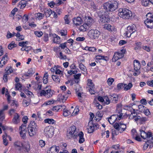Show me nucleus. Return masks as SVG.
<instances>
[{
    "label": "nucleus",
    "instance_id": "1",
    "mask_svg": "<svg viewBox=\"0 0 153 153\" xmlns=\"http://www.w3.org/2000/svg\"><path fill=\"white\" fill-rule=\"evenodd\" d=\"M118 2L116 1H109L105 3L103 5V9L106 11L101 10L100 11L99 16L100 21L102 23H105L109 21L110 19L108 16L109 11H113L118 8Z\"/></svg>",
    "mask_w": 153,
    "mask_h": 153
},
{
    "label": "nucleus",
    "instance_id": "2",
    "mask_svg": "<svg viewBox=\"0 0 153 153\" xmlns=\"http://www.w3.org/2000/svg\"><path fill=\"white\" fill-rule=\"evenodd\" d=\"M118 15L124 19H129L132 16L131 11L126 8H120L119 10Z\"/></svg>",
    "mask_w": 153,
    "mask_h": 153
},
{
    "label": "nucleus",
    "instance_id": "3",
    "mask_svg": "<svg viewBox=\"0 0 153 153\" xmlns=\"http://www.w3.org/2000/svg\"><path fill=\"white\" fill-rule=\"evenodd\" d=\"M126 52V48H123L120 51L115 52L112 58V62H115L119 59L123 58Z\"/></svg>",
    "mask_w": 153,
    "mask_h": 153
},
{
    "label": "nucleus",
    "instance_id": "4",
    "mask_svg": "<svg viewBox=\"0 0 153 153\" xmlns=\"http://www.w3.org/2000/svg\"><path fill=\"white\" fill-rule=\"evenodd\" d=\"M77 132L76 131V128L75 126H71L67 134V136L70 139L73 137L75 138H76L77 135Z\"/></svg>",
    "mask_w": 153,
    "mask_h": 153
},
{
    "label": "nucleus",
    "instance_id": "5",
    "mask_svg": "<svg viewBox=\"0 0 153 153\" xmlns=\"http://www.w3.org/2000/svg\"><path fill=\"white\" fill-rule=\"evenodd\" d=\"M141 136L144 139H147L148 142H153V135L151 133L148 132L147 133H146L143 130H140Z\"/></svg>",
    "mask_w": 153,
    "mask_h": 153
},
{
    "label": "nucleus",
    "instance_id": "6",
    "mask_svg": "<svg viewBox=\"0 0 153 153\" xmlns=\"http://www.w3.org/2000/svg\"><path fill=\"white\" fill-rule=\"evenodd\" d=\"M136 26L134 25L129 26L127 27V31L124 33V36L129 37L132 36L136 31Z\"/></svg>",
    "mask_w": 153,
    "mask_h": 153
},
{
    "label": "nucleus",
    "instance_id": "7",
    "mask_svg": "<svg viewBox=\"0 0 153 153\" xmlns=\"http://www.w3.org/2000/svg\"><path fill=\"white\" fill-rule=\"evenodd\" d=\"M100 35V32L97 30L91 29L88 32V35L91 39H97Z\"/></svg>",
    "mask_w": 153,
    "mask_h": 153
},
{
    "label": "nucleus",
    "instance_id": "8",
    "mask_svg": "<svg viewBox=\"0 0 153 153\" xmlns=\"http://www.w3.org/2000/svg\"><path fill=\"white\" fill-rule=\"evenodd\" d=\"M114 128L117 131H119L120 133H122L124 131L126 128V126L124 124L120 123H116L114 125Z\"/></svg>",
    "mask_w": 153,
    "mask_h": 153
},
{
    "label": "nucleus",
    "instance_id": "9",
    "mask_svg": "<svg viewBox=\"0 0 153 153\" xmlns=\"http://www.w3.org/2000/svg\"><path fill=\"white\" fill-rule=\"evenodd\" d=\"M53 128L51 126H48L44 130V133L47 137H50L53 134Z\"/></svg>",
    "mask_w": 153,
    "mask_h": 153
},
{
    "label": "nucleus",
    "instance_id": "10",
    "mask_svg": "<svg viewBox=\"0 0 153 153\" xmlns=\"http://www.w3.org/2000/svg\"><path fill=\"white\" fill-rule=\"evenodd\" d=\"M87 85L88 87L86 88L91 94H94L95 92L94 85L91 79H88Z\"/></svg>",
    "mask_w": 153,
    "mask_h": 153
},
{
    "label": "nucleus",
    "instance_id": "11",
    "mask_svg": "<svg viewBox=\"0 0 153 153\" xmlns=\"http://www.w3.org/2000/svg\"><path fill=\"white\" fill-rule=\"evenodd\" d=\"M26 125H22L19 128V130H21L20 132V134L23 139H25L26 137V133L27 131L26 130Z\"/></svg>",
    "mask_w": 153,
    "mask_h": 153
},
{
    "label": "nucleus",
    "instance_id": "12",
    "mask_svg": "<svg viewBox=\"0 0 153 153\" xmlns=\"http://www.w3.org/2000/svg\"><path fill=\"white\" fill-rule=\"evenodd\" d=\"M88 132L91 133H92L94 131V128L93 126V123L92 120H90L88 123V126L87 127Z\"/></svg>",
    "mask_w": 153,
    "mask_h": 153
},
{
    "label": "nucleus",
    "instance_id": "13",
    "mask_svg": "<svg viewBox=\"0 0 153 153\" xmlns=\"http://www.w3.org/2000/svg\"><path fill=\"white\" fill-rule=\"evenodd\" d=\"M73 21L74 24L76 26L80 25L83 22L82 19L79 17L74 18L73 19Z\"/></svg>",
    "mask_w": 153,
    "mask_h": 153
},
{
    "label": "nucleus",
    "instance_id": "14",
    "mask_svg": "<svg viewBox=\"0 0 153 153\" xmlns=\"http://www.w3.org/2000/svg\"><path fill=\"white\" fill-rule=\"evenodd\" d=\"M31 0H22L20 1L18 7H19L20 9H22L24 8L27 4L28 1H29Z\"/></svg>",
    "mask_w": 153,
    "mask_h": 153
},
{
    "label": "nucleus",
    "instance_id": "15",
    "mask_svg": "<svg viewBox=\"0 0 153 153\" xmlns=\"http://www.w3.org/2000/svg\"><path fill=\"white\" fill-rule=\"evenodd\" d=\"M127 109H129L131 111V114L129 115V119L130 120H132L133 119H134V117H135V115H133V114H135L136 113L135 112V109L131 107L127 106Z\"/></svg>",
    "mask_w": 153,
    "mask_h": 153
},
{
    "label": "nucleus",
    "instance_id": "16",
    "mask_svg": "<svg viewBox=\"0 0 153 153\" xmlns=\"http://www.w3.org/2000/svg\"><path fill=\"white\" fill-rule=\"evenodd\" d=\"M38 128H28V133L30 137H32L34 135L36 132L38 131Z\"/></svg>",
    "mask_w": 153,
    "mask_h": 153
},
{
    "label": "nucleus",
    "instance_id": "17",
    "mask_svg": "<svg viewBox=\"0 0 153 153\" xmlns=\"http://www.w3.org/2000/svg\"><path fill=\"white\" fill-rule=\"evenodd\" d=\"M103 28L108 31H112L116 30V28L114 26H111L109 24H105L104 25Z\"/></svg>",
    "mask_w": 153,
    "mask_h": 153
},
{
    "label": "nucleus",
    "instance_id": "18",
    "mask_svg": "<svg viewBox=\"0 0 153 153\" xmlns=\"http://www.w3.org/2000/svg\"><path fill=\"white\" fill-rule=\"evenodd\" d=\"M144 23L147 28H152L153 27V20H146Z\"/></svg>",
    "mask_w": 153,
    "mask_h": 153
},
{
    "label": "nucleus",
    "instance_id": "19",
    "mask_svg": "<svg viewBox=\"0 0 153 153\" xmlns=\"http://www.w3.org/2000/svg\"><path fill=\"white\" fill-rule=\"evenodd\" d=\"M59 147L56 146H53L50 150L48 151L47 153H58Z\"/></svg>",
    "mask_w": 153,
    "mask_h": 153
},
{
    "label": "nucleus",
    "instance_id": "20",
    "mask_svg": "<svg viewBox=\"0 0 153 153\" xmlns=\"http://www.w3.org/2000/svg\"><path fill=\"white\" fill-rule=\"evenodd\" d=\"M134 70L137 71L139 70L140 68V64L139 61L135 60L134 61Z\"/></svg>",
    "mask_w": 153,
    "mask_h": 153
},
{
    "label": "nucleus",
    "instance_id": "21",
    "mask_svg": "<svg viewBox=\"0 0 153 153\" xmlns=\"http://www.w3.org/2000/svg\"><path fill=\"white\" fill-rule=\"evenodd\" d=\"M123 115V114L121 113L118 116V115H112L111 117H110L108 118V121L110 123V124H111L114 123V120L115 119L114 118V117H117L118 116L119 117H120L121 118L122 116Z\"/></svg>",
    "mask_w": 153,
    "mask_h": 153
},
{
    "label": "nucleus",
    "instance_id": "22",
    "mask_svg": "<svg viewBox=\"0 0 153 153\" xmlns=\"http://www.w3.org/2000/svg\"><path fill=\"white\" fill-rule=\"evenodd\" d=\"M19 117V115L18 114L16 113L12 120L13 123L15 124H17L20 121Z\"/></svg>",
    "mask_w": 153,
    "mask_h": 153
},
{
    "label": "nucleus",
    "instance_id": "23",
    "mask_svg": "<svg viewBox=\"0 0 153 153\" xmlns=\"http://www.w3.org/2000/svg\"><path fill=\"white\" fill-rule=\"evenodd\" d=\"M77 134L76 137L78 136L79 137V143H82L85 141V139L83 137L84 134L83 133L82 131H81L79 133H77Z\"/></svg>",
    "mask_w": 153,
    "mask_h": 153
},
{
    "label": "nucleus",
    "instance_id": "24",
    "mask_svg": "<svg viewBox=\"0 0 153 153\" xmlns=\"http://www.w3.org/2000/svg\"><path fill=\"white\" fill-rule=\"evenodd\" d=\"M94 22V21L91 18L89 17L87 19V22L85 23L89 27L92 28V24Z\"/></svg>",
    "mask_w": 153,
    "mask_h": 153
},
{
    "label": "nucleus",
    "instance_id": "25",
    "mask_svg": "<svg viewBox=\"0 0 153 153\" xmlns=\"http://www.w3.org/2000/svg\"><path fill=\"white\" fill-rule=\"evenodd\" d=\"M30 144L28 143L25 142L22 143V148L23 149H25L24 151L25 152H28L30 150Z\"/></svg>",
    "mask_w": 153,
    "mask_h": 153
},
{
    "label": "nucleus",
    "instance_id": "26",
    "mask_svg": "<svg viewBox=\"0 0 153 153\" xmlns=\"http://www.w3.org/2000/svg\"><path fill=\"white\" fill-rule=\"evenodd\" d=\"M109 97L111 100H113V102L115 103H116L117 102L118 100V96L116 94H113L111 95H110L109 96Z\"/></svg>",
    "mask_w": 153,
    "mask_h": 153
},
{
    "label": "nucleus",
    "instance_id": "27",
    "mask_svg": "<svg viewBox=\"0 0 153 153\" xmlns=\"http://www.w3.org/2000/svg\"><path fill=\"white\" fill-rule=\"evenodd\" d=\"M68 97V96H67L66 95H65L64 94H59L58 95V99L57 100L59 101H62L64 100L65 101L66 100Z\"/></svg>",
    "mask_w": 153,
    "mask_h": 153
},
{
    "label": "nucleus",
    "instance_id": "28",
    "mask_svg": "<svg viewBox=\"0 0 153 153\" xmlns=\"http://www.w3.org/2000/svg\"><path fill=\"white\" fill-rule=\"evenodd\" d=\"M89 27L85 23L84 24L82 25L79 28V30L81 31H85L89 29Z\"/></svg>",
    "mask_w": 153,
    "mask_h": 153
},
{
    "label": "nucleus",
    "instance_id": "29",
    "mask_svg": "<svg viewBox=\"0 0 153 153\" xmlns=\"http://www.w3.org/2000/svg\"><path fill=\"white\" fill-rule=\"evenodd\" d=\"M60 75H52V77L53 80L56 83H59L60 81V78L61 77Z\"/></svg>",
    "mask_w": 153,
    "mask_h": 153
},
{
    "label": "nucleus",
    "instance_id": "30",
    "mask_svg": "<svg viewBox=\"0 0 153 153\" xmlns=\"http://www.w3.org/2000/svg\"><path fill=\"white\" fill-rule=\"evenodd\" d=\"M14 145L16 148H19V150L20 151L22 146V143L19 141H16L14 143Z\"/></svg>",
    "mask_w": 153,
    "mask_h": 153
},
{
    "label": "nucleus",
    "instance_id": "31",
    "mask_svg": "<svg viewBox=\"0 0 153 153\" xmlns=\"http://www.w3.org/2000/svg\"><path fill=\"white\" fill-rule=\"evenodd\" d=\"M35 73L34 70L32 69V68H30L28 71L27 73L25 75L26 76H31Z\"/></svg>",
    "mask_w": 153,
    "mask_h": 153
},
{
    "label": "nucleus",
    "instance_id": "32",
    "mask_svg": "<svg viewBox=\"0 0 153 153\" xmlns=\"http://www.w3.org/2000/svg\"><path fill=\"white\" fill-rule=\"evenodd\" d=\"M45 15L46 17H49L53 13V11L50 9H45L44 10Z\"/></svg>",
    "mask_w": 153,
    "mask_h": 153
},
{
    "label": "nucleus",
    "instance_id": "33",
    "mask_svg": "<svg viewBox=\"0 0 153 153\" xmlns=\"http://www.w3.org/2000/svg\"><path fill=\"white\" fill-rule=\"evenodd\" d=\"M53 41L54 43L59 44L60 38L58 35L54 34L53 35Z\"/></svg>",
    "mask_w": 153,
    "mask_h": 153
},
{
    "label": "nucleus",
    "instance_id": "34",
    "mask_svg": "<svg viewBox=\"0 0 153 153\" xmlns=\"http://www.w3.org/2000/svg\"><path fill=\"white\" fill-rule=\"evenodd\" d=\"M28 127L33 128H35V129H38L36 123L34 121H31L30 122V123Z\"/></svg>",
    "mask_w": 153,
    "mask_h": 153
},
{
    "label": "nucleus",
    "instance_id": "35",
    "mask_svg": "<svg viewBox=\"0 0 153 153\" xmlns=\"http://www.w3.org/2000/svg\"><path fill=\"white\" fill-rule=\"evenodd\" d=\"M46 97L49 98L51 97L53 94V91L51 89L46 90Z\"/></svg>",
    "mask_w": 153,
    "mask_h": 153
},
{
    "label": "nucleus",
    "instance_id": "36",
    "mask_svg": "<svg viewBox=\"0 0 153 153\" xmlns=\"http://www.w3.org/2000/svg\"><path fill=\"white\" fill-rule=\"evenodd\" d=\"M48 75L47 72L45 73L44 75L43 78V82L44 84H46L48 82Z\"/></svg>",
    "mask_w": 153,
    "mask_h": 153
},
{
    "label": "nucleus",
    "instance_id": "37",
    "mask_svg": "<svg viewBox=\"0 0 153 153\" xmlns=\"http://www.w3.org/2000/svg\"><path fill=\"white\" fill-rule=\"evenodd\" d=\"M44 122L45 123H48L49 124H52L54 123L55 122V120L52 119H46L44 120Z\"/></svg>",
    "mask_w": 153,
    "mask_h": 153
},
{
    "label": "nucleus",
    "instance_id": "38",
    "mask_svg": "<svg viewBox=\"0 0 153 153\" xmlns=\"http://www.w3.org/2000/svg\"><path fill=\"white\" fill-rule=\"evenodd\" d=\"M5 70H7V71L5 73L8 75L10 74L13 71L12 68L11 67H7Z\"/></svg>",
    "mask_w": 153,
    "mask_h": 153
},
{
    "label": "nucleus",
    "instance_id": "39",
    "mask_svg": "<svg viewBox=\"0 0 153 153\" xmlns=\"http://www.w3.org/2000/svg\"><path fill=\"white\" fill-rule=\"evenodd\" d=\"M71 113V112L70 111L67 109H64L63 114L64 116L66 117L70 115Z\"/></svg>",
    "mask_w": 153,
    "mask_h": 153
},
{
    "label": "nucleus",
    "instance_id": "40",
    "mask_svg": "<svg viewBox=\"0 0 153 153\" xmlns=\"http://www.w3.org/2000/svg\"><path fill=\"white\" fill-rule=\"evenodd\" d=\"M81 74H78L76 75H74V77L75 79V82L76 83H78L79 81V77L81 76Z\"/></svg>",
    "mask_w": 153,
    "mask_h": 153
},
{
    "label": "nucleus",
    "instance_id": "41",
    "mask_svg": "<svg viewBox=\"0 0 153 153\" xmlns=\"http://www.w3.org/2000/svg\"><path fill=\"white\" fill-rule=\"evenodd\" d=\"M146 20H153V14L150 13H148L146 15Z\"/></svg>",
    "mask_w": 153,
    "mask_h": 153
},
{
    "label": "nucleus",
    "instance_id": "42",
    "mask_svg": "<svg viewBox=\"0 0 153 153\" xmlns=\"http://www.w3.org/2000/svg\"><path fill=\"white\" fill-rule=\"evenodd\" d=\"M132 86V83H129L128 85H127L126 84V85L124 87V90L125 91H127L130 89Z\"/></svg>",
    "mask_w": 153,
    "mask_h": 153
},
{
    "label": "nucleus",
    "instance_id": "43",
    "mask_svg": "<svg viewBox=\"0 0 153 153\" xmlns=\"http://www.w3.org/2000/svg\"><path fill=\"white\" fill-rule=\"evenodd\" d=\"M28 43V42L27 41H25V42H20L19 43V45L21 47H27L26 46L27 45L26 44L27 43Z\"/></svg>",
    "mask_w": 153,
    "mask_h": 153
},
{
    "label": "nucleus",
    "instance_id": "44",
    "mask_svg": "<svg viewBox=\"0 0 153 153\" xmlns=\"http://www.w3.org/2000/svg\"><path fill=\"white\" fill-rule=\"evenodd\" d=\"M126 85V84H123V83H119L117 85V89L120 90L123 88H124V87Z\"/></svg>",
    "mask_w": 153,
    "mask_h": 153
},
{
    "label": "nucleus",
    "instance_id": "45",
    "mask_svg": "<svg viewBox=\"0 0 153 153\" xmlns=\"http://www.w3.org/2000/svg\"><path fill=\"white\" fill-rule=\"evenodd\" d=\"M150 0H142L141 3L142 5L145 6H147L149 4Z\"/></svg>",
    "mask_w": 153,
    "mask_h": 153
},
{
    "label": "nucleus",
    "instance_id": "46",
    "mask_svg": "<svg viewBox=\"0 0 153 153\" xmlns=\"http://www.w3.org/2000/svg\"><path fill=\"white\" fill-rule=\"evenodd\" d=\"M17 45L14 41H12L8 46V48H14L17 47Z\"/></svg>",
    "mask_w": 153,
    "mask_h": 153
},
{
    "label": "nucleus",
    "instance_id": "47",
    "mask_svg": "<svg viewBox=\"0 0 153 153\" xmlns=\"http://www.w3.org/2000/svg\"><path fill=\"white\" fill-rule=\"evenodd\" d=\"M11 102L10 103H11V106H13L15 105L16 107L18 106V104L16 101L14 100H11Z\"/></svg>",
    "mask_w": 153,
    "mask_h": 153
},
{
    "label": "nucleus",
    "instance_id": "48",
    "mask_svg": "<svg viewBox=\"0 0 153 153\" xmlns=\"http://www.w3.org/2000/svg\"><path fill=\"white\" fill-rule=\"evenodd\" d=\"M119 132V131H117V129H112L111 130L112 135L114 136L117 135L118 134Z\"/></svg>",
    "mask_w": 153,
    "mask_h": 153
},
{
    "label": "nucleus",
    "instance_id": "49",
    "mask_svg": "<svg viewBox=\"0 0 153 153\" xmlns=\"http://www.w3.org/2000/svg\"><path fill=\"white\" fill-rule=\"evenodd\" d=\"M36 14L37 18H38V19L40 20L42 19L44 16V14L39 13H38Z\"/></svg>",
    "mask_w": 153,
    "mask_h": 153
},
{
    "label": "nucleus",
    "instance_id": "50",
    "mask_svg": "<svg viewBox=\"0 0 153 153\" xmlns=\"http://www.w3.org/2000/svg\"><path fill=\"white\" fill-rule=\"evenodd\" d=\"M114 81L113 78H109L107 80L108 84L109 85H112L113 82Z\"/></svg>",
    "mask_w": 153,
    "mask_h": 153
},
{
    "label": "nucleus",
    "instance_id": "51",
    "mask_svg": "<svg viewBox=\"0 0 153 153\" xmlns=\"http://www.w3.org/2000/svg\"><path fill=\"white\" fill-rule=\"evenodd\" d=\"M79 67L81 69L84 71H86V67L82 63L79 64Z\"/></svg>",
    "mask_w": 153,
    "mask_h": 153
},
{
    "label": "nucleus",
    "instance_id": "52",
    "mask_svg": "<svg viewBox=\"0 0 153 153\" xmlns=\"http://www.w3.org/2000/svg\"><path fill=\"white\" fill-rule=\"evenodd\" d=\"M60 33L62 36H65L67 34V30H61Z\"/></svg>",
    "mask_w": 153,
    "mask_h": 153
},
{
    "label": "nucleus",
    "instance_id": "53",
    "mask_svg": "<svg viewBox=\"0 0 153 153\" xmlns=\"http://www.w3.org/2000/svg\"><path fill=\"white\" fill-rule=\"evenodd\" d=\"M104 101L106 104H108L110 103V101L108 97L107 96H105L104 98Z\"/></svg>",
    "mask_w": 153,
    "mask_h": 153
},
{
    "label": "nucleus",
    "instance_id": "54",
    "mask_svg": "<svg viewBox=\"0 0 153 153\" xmlns=\"http://www.w3.org/2000/svg\"><path fill=\"white\" fill-rule=\"evenodd\" d=\"M59 58L60 59H65L66 58V56L64 55L62 52H60L59 53Z\"/></svg>",
    "mask_w": 153,
    "mask_h": 153
},
{
    "label": "nucleus",
    "instance_id": "55",
    "mask_svg": "<svg viewBox=\"0 0 153 153\" xmlns=\"http://www.w3.org/2000/svg\"><path fill=\"white\" fill-rule=\"evenodd\" d=\"M45 141L43 140H41L39 141V145L41 147H44L45 145Z\"/></svg>",
    "mask_w": 153,
    "mask_h": 153
},
{
    "label": "nucleus",
    "instance_id": "56",
    "mask_svg": "<svg viewBox=\"0 0 153 153\" xmlns=\"http://www.w3.org/2000/svg\"><path fill=\"white\" fill-rule=\"evenodd\" d=\"M46 90H42L40 92V95L41 96H44L46 97Z\"/></svg>",
    "mask_w": 153,
    "mask_h": 153
},
{
    "label": "nucleus",
    "instance_id": "57",
    "mask_svg": "<svg viewBox=\"0 0 153 153\" xmlns=\"http://www.w3.org/2000/svg\"><path fill=\"white\" fill-rule=\"evenodd\" d=\"M102 113H100V112L98 111L97 112L96 114V117L95 118V120H97V118L96 117L97 116L98 117H99L100 118H101L102 117Z\"/></svg>",
    "mask_w": 153,
    "mask_h": 153
},
{
    "label": "nucleus",
    "instance_id": "58",
    "mask_svg": "<svg viewBox=\"0 0 153 153\" xmlns=\"http://www.w3.org/2000/svg\"><path fill=\"white\" fill-rule=\"evenodd\" d=\"M138 107L140 111H143V109L145 110V107L142 105H140L138 106Z\"/></svg>",
    "mask_w": 153,
    "mask_h": 153
},
{
    "label": "nucleus",
    "instance_id": "59",
    "mask_svg": "<svg viewBox=\"0 0 153 153\" xmlns=\"http://www.w3.org/2000/svg\"><path fill=\"white\" fill-rule=\"evenodd\" d=\"M35 34L38 37H40L42 35L43 33L42 31H36L35 32Z\"/></svg>",
    "mask_w": 153,
    "mask_h": 153
},
{
    "label": "nucleus",
    "instance_id": "60",
    "mask_svg": "<svg viewBox=\"0 0 153 153\" xmlns=\"http://www.w3.org/2000/svg\"><path fill=\"white\" fill-rule=\"evenodd\" d=\"M28 120V118L27 116H25L23 117L22 120L24 122V125H25L27 123Z\"/></svg>",
    "mask_w": 153,
    "mask_h": 153
},
{
    "label": "nucleus",
    "instance_id": "61",
    "mask_svg": "<svg viewBox=\"0 0 153 153\" xmlns=\"http://www.w3.org/2000/svg\"><path fill=\"white\" fill-rule=\"evenodd\" d=\"M55 73L56 74H59V75H60L61 76L63 75V72L59 69L56 70Z\"/></svg>",
    "mask_w": 153,
    "mask_h": 153
},
{
    "label": "nucleus",
    "instance_id": "62",
    "mask_svg": "<svg viewBox=\"0 0 153 153\" xmlns=\"http://www.w3.org/2000/svg\"><path fill=\"white\" fill-rule=\"evenodd\" d=\"M68 16L66 15L64 17V20L65 21V23L67 24H68L70 23V21L68 18Z\"/></svg>",
    "mask_w": 153,
    "mask_h": 153
},
{
    "label": "nucleus",
    "instance_id": "63",
    "mask_svg": "<svg viewBox=\"0 0 153 153\" xmlns=\"http://www.w3.org/2000/svg\"><path fill=\"white\" fill-rule=\"evenodd\" d=\"M60 108L58 105V106H55L53 107V108L52 109V110L53 111H54L55 112L57 111L60 109Z\"/></svg>",
    "mask_w": 153,
    "mask_h": 153
},
{
    "label": "nucleus",
    "instance_id": "64",
    "mask_svg": "<svg viewBox=\"0 0 153 153\" xmlns=\"http://www.w3.org/2000/svg\"><path fill=\"white\" fill-rule=\"evenodd\" d=\"M147 119L146 117H140V121L141 123H143L146 121L147 120Z\"/></svg>",
    "mask_w": 153,
    "mask_h": 153
}]
</instances>
